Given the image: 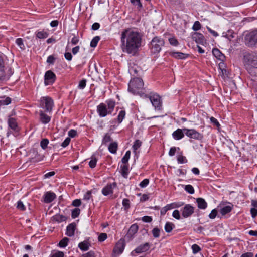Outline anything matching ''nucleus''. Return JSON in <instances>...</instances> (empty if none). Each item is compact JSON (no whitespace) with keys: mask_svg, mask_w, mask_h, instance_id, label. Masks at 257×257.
Returning <instances> with one entry per match:
<instances>
[{"mask_svg":"<svg viewBox=\"0 0 257 257\" xmlns=\"http://www.w3.org/2000/svg\"><path fill=\"white\" fill-rule=\"evenodd\" d=\"M142 36L131 29L123 30L120 35V47L123 52L135 56L141 46Z\"/></svg>","mask_w":257,"mask_h":257,"instance_id":"nucleus-1","label":"nucleus"},{"mask_svg":"<svg viewBox=\"0 0 257 257\" xmlns=\"http://www.w3.org/2000/svg\"><path fill=\"white\" fill-rule=\"evenodd\" d=\"M128 90L134 94H139L142 97H148V94L143 92L144 82L140 78L131 79L128 85Z\"/></svg>","mask_w":257,"mask_h":257,"instance_id":"nucleus-2","label":"nucleus"},{"mask_svg":"<svg viewBox=\"0 0 257 257\" xmlns=\"http://www.w3.org/2000/svg\"><path fill=\"white\" fill-rule=\"evenodd\" d=\"M106 105L100 103L97 107V111L100 117H103L108 114H111L114 110L115 103L114 101L109 100L106 101Z\"/></svg>","mask_w":257,"mask_h":257,"instance_id":"nucleus-3","label":"nucleus"},{"mask_svg":"<svg viewBox=\"0 0 257 257\" xmlns=\"http://www.w3.org/2000/svg\"><path fill=\"white\" fill-rule=\"evenodd\" d=\"M164 45V41L162 38L155 37L151 42L150 49L151 52L154 54L159 53Z\"/></svg>","mask_w":257,"mask_h":257,"instance_id":"nucleus-4","label":"nucleus"},{"mask_svg":"<svg viewBox=\"0 0 257 257\" xmlns=\"http://www.w3.org/2000/svg\"><path fill=\"white\" fill-rule=\"evenodd\" d=\"M41 107L45 109L46 112H51L54 106L53 99L50 97H42L40 99Z\"/></svg>","mask_w":257,"mask_h":257,"instance_id":"nucleus-5","label":"nucleus"},{"mask_svg":"<svg viewBox=\"0 0 257 257\" xmlns=\"http://www.w3.org/2000/svg\"><path fill=\"white\" fill-rule=\"evenodd\" d=\"M149 98L152 105L155 107V109L160 110L162 107V102L160 97L157 94L151 93L150 95L148 94Z\"/></svg>","mask_w":257,"mask_h":257,"instance_id":"nucleus-6","label":"nucleus"},{"mask_svg":"<svg viewBox=\"0 0 257 257\" xmlns=\"http://www.w3.org/2000/svg\"><path fill=\"white\" fill-rule=\"evenodd\" d=\"M185 134L190 138L200 140L203 138L202 134L196 131L195 129H188L184 128Z\"/></svg>","mask_w":257,"mask_h":257,"instance_id":"nucleus-7","label":"nucleus"},{"mask_svg":"<svg viewBox=\"0 0 257 257\" xmlns=\"http://www.w3.org/2000/svg\"><path fill=\"white\" fill-rule=\"evenodd\" d=\"M56 79V75L51 70L46 72L44 76V83L46 85H51Z\"/></svg>","mask_w":257,"mask_h":257,"instance_id":"nucleus-8","label":"nucleus"},{"mask_svg":"<svg viewBox=\"0 0 257 257\" xmlns=\"http://www.w3.org/2000/svg\"><path fill=\"white\" fill-rule=\"evenodd\" d=\"M181 214L184 218H188L191 216L194 212V207L190 204H186L181 210Z\"/></svg>","mask_w":257,"mask_h":257,"instance_id":"nucleus-9","label":"nucleus"},{"mask_svg":"<svg viewBox=\"0 0 257 257\" xmlns=\"http://www.w3.org/2000/svg\"><path fill=\"white\" fill-rule=\"evenodd\" d=\"M56 198V195L51 191H47L44 193L42 201L45 203H50Z\"/></svg>","mask_w":257,"mask_h":257,"instance_id":"nucleus-10","label":"nucleus"},{"mask_svg":"<svg viewBox=\"0 0 257 257\" xmlns=\"http://www.w3.org/2000/svg\"><path fill=\"white\" fill-rule=\"evenodd\" d=\"M245 39L251 45L257 46V30L250 32L246 36Z\"/></svg>","mask_w":257,"mask_h":257,"instance_id":"nucleus-11","label":"nucleus"},{"mask_svg":"<svg viewBox=\"0 0 257 257\" xmlns=\"http://www.w3.org/2000/svg\"><path fill=\"white\" fill-rule=\"evenodd\" d=\"M117 184L115 182L108 184L105 187L103 188L102 190V194L105 196L112 194L113 189L115 188Z\"/></svg>","mask_w":257,"mask_h":257,"instance_id":"nucleus-12","label":"nucleus"},{"mask_svg":"<svg viewBox=\"0 0 257 257\" xmlns=\"http://www.w3.org/2000/svg\"><path fill=\"white\" fill-rule=\"evenodd\" d=\"M183 203H172L170 204H168L166 206L163 207L160 211L161 215H164L169 210L175 208V207H179L183 205Z\"/></svg>","mask_w":257,"mask_h":257,"instance_id":"nucleus-13","label":"nucleus"},{"mask_svg":"<svg viewBox=\"0 0 257 257\" xmlns=\"http://www.w3.org/2000/svg\"><path fill=\"white\" fill-rule=\"evenodd\" d=\"M138 230V226L135 223L132 224L130 227L126 235V237L129 239H131L134 237V235L137 232Z\"/></svg>","mask_w":257,"mask_h":257,"instance_id":"nucleus-14","label":"nucleus"},{"mask_svg":"<svg viewBox=\"0 0 257 257\" xmlns=\"http://www.w3.org/2000/svg\"><path fill=\"white\" fill-rule=\"evenodd\" d=\"M150 245L149 243H145L144 244H141L137 247L132 252L133 255L134 252L137 253H140L148 251L150 248Z\"/></svg>","mask_w":257,"mask_h":257,"instance_id":"nucleus-15","label":"nucleus"},{"mask_svg":"<svg viewBox=\"0 0 257 257\" xmlns=\"http://www.w3.org/2000/svg\"><path fill=\"white\" fill-rule=\"evenodd\" d=\"M124 249V244L122 241H118L115 245L113 252L116 255H119L121 254Z\"/></svg>","mask_w":257,"mask_h":257,"instance_id":"nucleus-16","label":"nucleus"},{"mask_svg":"<svg viewBox=\"0 0 257 257\" xmlns=\"http://www.w3.org/2000/svg\"><path fill=\"white\" fill-rule=\"evenodd\" d=\"M76 228V224L74 222L69 224L66 228V235L71 237L74 235V232Z\"/></svg>","mask_w":257,"mask_h":257,"instance_id":"nucleus-17","label":"nucleus"},{"mask_svg":"<svg viewBox=\"0 0 257 257\" xmlns=\"http://www.w3.org/2000/svg\"><path fill=\"white\" fill-rule=\"evenodd\" d=\"M248 71L251 75L257 76V60H253L251 61L250 67Z\"/></svg>","mask_w":257,"mask_h":257,"instance_id":"nucleus-18","label":"nucleus"},{"mask_svg":"<svg viewBox=\"0 0 257 257\" xmlns=\"http://www.w3.org/2000/svg\"><path fill=\"white\" fill-rule=\"evenodd\" d=\"M192 38L197 43L203 44L205 42L204 36L201 33H195L193 34Z\"/></svg>","mask_w":257,"mask_h":257,"instance_id":"nucleus-19","label":"nucleus"},{"mask_svg":"<svg viewBox=\"0 0 257 257\" xmlns=\"http://www.w3.org/2000/svg\"><path fill=\"white\" fill-rule=\"evenodd\" d=\"M184 128H178L172 133V137L175 140H179L184 137Z\"/></svg>","mask_w":257,"mask_h":257,"instance_id":"nucleus-20","label":"nucleus"},{"mask_svg":"<svg viewBox=\"0 0 257 257\" xmlns=\"http://www.w3.org/2000/svg\"><path fill=\"white\" fill-rule=\"evenodd\" d=\"M170 55L171 56L176 58V59H184L186 58L188 55L179 52H170Z\"/></svg>","mask_w":257,"mask_h":257,"instance_id":"nucleus-21","label":"nucleus"},{"mask_svg":"<svg viewBox=\"0 0 257 257\" xmlns=\"http://www.w3.org/2000/svg\"><path fill=\"white\" fill-rule=\"evenodd\" d=\"M40 120L43 124H47L50 121L51 117L45 114L43 111H40Z\"/></svg>","mask_w":257,"mask_h":257,"instance_id":"nucleus-22","label":"nucleus"},{"mask_svg":"<svg viewBox=\"0 0 257 257\" xmlns=\"http://www.w3.org/2000/svg\"><path fill=\"white\" fill-rule=\"evenodd\" d=\"M9 127L14 130L17 131L18 128V124L15 118L9 117L8 120Z\"/></svg>","mask_w":257,"mask_h":257,"instance_id":"nucleus-23","label":"nucleus"},{"mask_svg":"<svg viewBox=\"0 0 257 257\" xmlns=\"http://www.w3.org/2000/svg\"><path fill=\"white\" fill-rule=\"evenodd\" d=\"M212 54L217 59L224 61L225 59V56L223 54L221 51L217 48H214L212 50Z\"/></svg>","mask_w":257,"mask_h":257,"instance_id":"nucleus-24","label":"nucleus"},{"mask_svg":"<svg viewBox=\"0 0 257 257\" xmlns=\"http://www.w3.org/2000/svg\"><path fill=\"white\" fill-rule=\"evenodd\" d=\"M196 202L197 203L198 207L201 209H205L207 206L206 202L202 198H197Z\"/></svg>","mask_w":257,"mask_h":257,"instance_id":"nucleus-25","label":"nucleus"},{"mask_svg":"<svg viewBox=\"0 0 257 257\" xmlns=\"http://www.w3.org/2000/svg\"><path fill=\"white\" fill-rule=\"evenodd\" d=\"M11 74H8L5 69V67H0V80L4 81L8 79Z\"/></svg>","mask_w":257,"mask_h":257,"instance_id":"nucleus-26","label":"nucleus"},{"mask_svg":"<svg viewBox=\"0 0 257 257\" xmlns=\"http://www.w3.org/2000/svg\"><path fill=\"white\" fill-rule=\"evenodd\" d=\"M90 243L87 241H84L79 243L78 247L82 251H87L89 249Z\"/></svg>","mask_w":257,"mask_h":257,"instance_id":"nucleus-27","label":"nucleus"},{"mask_svg":"<svg viewBox=\"0 0 257 257\" xmlns=\"http://www.w3.org/2000/svg\"><path fill=\"white\" fill-rule=\"evenodd\" d=\"M233 205L225 206L221 208L220 210V212L222 215H225L228 213L230 212L232 209Z\"/></svg>","mask_w":257,"mask_h":257,"instance_id":"nucleus-28","label":"nucleus"},{"mask_svg":"<svg viewBox=\"0 0 257 257\" xmlns=\"http://www.w3.org/2000/svg\"><path fill=\"white\" fill-rule=\"evenodd\" d=\"M117 143L116 142H113L109 144L108 146V150L110 153L115 154L117 152Z\"/></svg>","mask_w":257,"mask_h":257,"instance_id":"nucleus-29","label":"nucleus"},{"mask_svg":"<svg viewBox=\"0 0 257 257\" xmlns=\"http://www.w3.org/2000/svg\"><path fill=\"white\" fill-rule=\"evenodd\" d=\"M53 219L54 221L60 223L66 221L67 219V217L58 214L53 216Z\"/></svg>","mask_w":257,"mask_h":257,"instance_id":"nucleus-30","label":"nucleus"},{"mask_svg":"<svg viewBox=\"0 0 257 257\" xmlns=\"http://www.w3.org/2000/svg\"><path fill=\"white\" fill-rule=\"evenodd\" d=\"M121 172L122 175L124 177L127 178V175L128 173V165H127L126 164H124V165L121 167Z\"/></svg>","mask_w":257,"mask_h":257,"instance_id":"nucleus-31","label":"nucleus"},{"mask_svg":"<svg viewBox=\"0 0 257 257\" xmlns=\"http://www.w3.org/2000/svg\"><path fill=\"white\" fill-rule=\"evenodd\" d=\"M175 225L173 223L167 222L165 225L164 229L166 232L170 233L172 231Z\"/></svg>","mask_w":257,"mask_h":257,"instance_id":"nucleus-32","label":"nucleus"},{"mask_svg":"<svg viewBox=\"0 0 257 257\" xmlns=\"http://www.w3.org/2000/svg\"><path fill=\"white\" fill-rule=\"evenodd\" d=\"M48 33L44 30L36 32V37L39 39L46 38L48 36Z\"/></svg>","mask_w":257,"mask_h":257,"instance_id":"nucleus-33","label":"nucleus"},{"mask_svg":"<svg viewBox=\"0 0 257 257\" xmlns=\"http://www.w3.org/2000/svg\"><path fill=\"white\" fill-rule=\"evenodd\" d=\"M100 39V38L98 36L94 37L90 42V46L93 48L95 47Z\"/></svg>","mask_w":257,"mask_h":257,"instance_id":"nucleus-34","label":"nucleus"},{"mask_svg":"<svg viewBox=\"0 0 257 257\" xmlns=\"http://www.w3.org/2000/svg\"><path fill=\"white\" fill-rule=\"evenodd\" d=\"M68 241L69 239L67 237H64L60 241L58 245L60 247H65L68 245Z\"/></svg>","mask_w":257,"mask_h":257,"instance_id":"nucleus-35","label":"nucleus"},{"mask_svg":"<svg viewBox=\"0 0 257 257\" xmlns=\"http://www.w3.org/2000/svg\"><path fill=\"white\" fill-rule=\"evenodd\" d=\"M111 141V138L110 136V135L109 133H106L105 134L102 141V144L106 145L108 142H110Z\"/></svg>","mask_w":257,"mask_h":257,"instance_id":"nucleus-36","label":"nucleus"},{"mask_svg":"<svg viewBox=\"0 0 257 257\" xmlns=\"http://www.w3.org/2000/svg\"><path fill=\"white\" fill-rule=\"evenodd\" d=\"M16 43L21 50H24L25 49V46L24 44L23 40L22 38H17L16 40Z\"/></svg>","mask_w":257,"mask_h":257,"instance_id":"nucleus-37","label":"nucleus"},{"mask_svg":"<svg viewBox=\"0 0 257 257\" xmlns=\"http://www.w3.org/2000/svg\"><path fill=\"white\" fill-rule=\"evenodd\" d=\"M131 151H127L125 153L124 156L122 158L121 161L123 164H126L128 162V161L130 158Z\"/></svg>","mask_w":257,"mask_h":257,"instance_id":"nucleus-38","label":"nucleus"},{"mask_svg":"<svg viewBox=\"0 0 257 257\" xmlns=\"http://www.w3.org/2000/svg\"><path fill=\"white\" fill-rule=\"evenodd\" d=\"M141 145H142V142L141 141H140L139 140H136L135 141V142L133 145V147H132L133 151L134 152H136V150L141 147Z\"/></svg>","mask_w":257,"mask_h":257,"instance_id":"nucleus-39","label":"nucleus"},{"mask_svg":"<svg viewBox=\"0 0 257 257\" xmlns=\"http://www.w3.org/2000/svg\"><path fill=\"white\" fill-rule=\"evenodd\" d=\"M153 236L155 238H158L160 235V229L158 227H155L152 231Z\"/></svg>","mask_w":257,"mask_h":257,"instance_id":"nucleus-40","label":"nucleus"},{"mask_svg":"<svg viewBox=\"0 0 257 257\" xmlns=\"http://www.w3.org/2000/svg\"><path fill=\"white\" fill-rule=\"evenodd\" d=\"M97 161V159L94 156H92L91 157V160L89 161V167L91 168H94L96 166Z\"/></svg>","mask_w":257,"mask_h":257,"instance_id":"nucleus-41","label":"nucleus"},{"mask_svg":"<svg viewBox=\"0 0 257 257\" xmlns=\"http://www.w3.org/2000/svg\"><path fill=\"white\" fill-rule=\"evenodd\" d=\"M125 112L124 110H121L119 112L118 115L117 116V120L119 123H120L122 121L123 119L125 117Z\"/></svg>","mask_w":257,"mask_h":257,"instance_id":"nucleus-42","label":"nucleus"},{"mask_svg":"<svg viewBox=\"0 0 257 257\" xmlns=\"http://www.w3.org/2000/svg\"><path fill=\"white\" fill-rule=\"evenodd\" d=\"M64 254L60 251H53L51 252L50 257H64Z\"/></svg>","mask_w":257,"mask_h":257,"instance_id":"nucleus-43","label":"nucleus"},{"mask_svg":"<svg viewBox=\"0 0 257 257\" xmlns=\"http://www.w3.org/2000/svg\"><path fill=\"white\" fill-rule=\"evenodd\" d=\"M185 190L190 194L194 193V189L193 186L191 185H187L184 186Z\"/></svg>","mask_w":257,"mask_h":257,"instance_id":"nucleus-44","label":"nucleus"},{"mask_svg":"<svg viewBox=\"0 0 257 257\" xmlns=\"http://www.w3.org/2000/svg\"><path fill=\"white\" fill-rule=\"evenodd\" d=\"M191 248L192 249V252L194 254L197 253L201 250L200 246L196 244H193L192 245Z\"/></svg>","mask_w":257,"mask_h":257,"instance_id":"nucleus-45","label":"nucleus"},{"mask_svg":"<svg viewBox=\"0 0 257 257\" xmlns=\"http://www.w3.org/2000/svg\"><path fill=\"white\" fill-rule=\"evenodd\" d=\"M130 1L133 5L137 6L138 9L140 10L142 8L140 0H130Z\"/></svg>","mask_w":257,"mask_h":257,"instance_id":"nucleus-46","label":"nucleus"},{"mask_svg":"<svg viewBox=\"0 0 257 257\" xmlns=\"http://www.w3.org/2000/svg\"><path fill=\"white\" fill-rule=\"evenodd\" d=\"M80 210L79 208H75L72 211L71 217L72 218L77 217L80 214Z\"/></svg>","mask_w":257,"mask_h":257,"instance_id":"nucleus-47","label":"nucleus"},{"mask_svg":"<svg viewBox=\"0 0 257 257\" xmlns=\"http://www.w3.org/2000/svg\"><path fill=\"white\" fill-rule=\"evenodd\" d=\"M16 207L17 209H19L21 211H25L26 210V207L21 200H19L17 202Z\"/></svg>","mask_w":257,"mask_h":257,"instance_id":"nucleus-48","label":"nucleus"},{"mask_svg":"<svg viewBox=\"0 0 257 257\" xmlns=\"http://www.w3.org/2000/svg\"><path fill=\"white\" fill-rule=\"evenodd\" d=\"M49 144V140L47 139H43L40 142V145L42 149H45Z\"/></svg>","mask_w":257,"mask_h":257,"instance_id":"nucleus-49","label":"nucleus"},{"mask_svg":"<svg viewBox=\"0 0 257 257\" xmlns=\"http://www.w3.org/2000/svg\"><path fill=\"white\" fill-rule=\"evenodd\" d=\"M107 237V234L105 233H101L98 237V241L100 242L104 241Z\"/></svg>","mask_w":257,"mask_h":257,"instance_id":"nucleus-50","label":"nucleus"},{"mask_svg":"<svg viewBox=\"0 0 257 257\" xmlns=\"http://www.w3.org/2000/svg\"><path fill=\"white\" fill-rule=\"evenodd\" d=\"M122 205L125 208V210L128 209L130 207V200L128 199L125 198L122 200Z\"/></svg>","mask_w":257,"mask_h":257,"instance_id":"nucleus-51","label":"nucleus"},{"mask_svg":"<svg viewBox=\"0 0 257 257\" xmlns=\"http://www.w3.org/2000/svg\"><path fill=\"white\" fill-rule=\"evenodd\" d=\"M149 183V180L148 179H145L140 183L139 186L141 188L146 187Z\"/></svg>","mask_w":257,"mask_h":257,"instance_id":"nucleus-52","label":"nucleus"},{"mask_svg":"<svg viewBox=\"0 0 257 257\" xmlns=\"http://www.w3.org/2000/svg\"><path fill=\"white\" fill-rule=\"evenodd\" d=\"M169 43L171 45L176 46L178 44L177 40L175 37H171L169 39Z\"/></svg>","mask_w":257,"mask_h":257,"instance_id":"nucleus-53","label":"nucleus"},{"mask_svg":"<svg viewBox=\"0 0 257 257\" xmlns=\"http://www.w3.org/2000/svg\"><path fill=\"white\" fill-rule=\"evenodd\" d=\"M201 28V24L200 22L198 21H195L193 27L192 29L194 31H197L200 29Z\"/></svg>","mask_w":257,"mask_h":257,"instance_id":"nucleus-54","label":"nucleus"},{"mask_svg":"<svg viewBox=\"0 0 257 257\" xmlns=\"http://www.w3.org/2000/svg\"><path fill=\"white\" fill-rule=\"evenodd\" d=\"M11 102V99L9 97H7L5 99L1 100L0 101V103L2 105H8Z\"/></svg>","mask_w":257,"mask_h":257,"instance_id":"nucleus-55","label":"nucleus"},{"mask_svg":"<svg viewBox=\"0 0 257 257\" xmlns=\"http://www.w3.org/2000/svg\"><path fill=\"white\" fill-rule=\"evenodd\" d=\"M92 195H91V191H88L86 192V193L84 195L83 197V200L88 201L90 200V199H92Z\"/></svg>","mask_w":257,"mask_h":257,"instance_id":"nucleus-56","label":"nucleus"},{"mask_svg":"<svg viewBox=\"0 0 257 257\" xmlns=\"http://www.w3.org/2000/svg\"><path fill=\"white\" fill-rule=\"evenodd\" d=\"M177 161L179 163L181 164L186 163L187 161V159H186V157L182 155H180L178 157Z\"/></svg>","mask_w":257,"mask_h":257,"instance_id":"nucleus-57","label":"nucleus"},{"mask_svg":"<svg viewBox=\"0 0 257 257\" xmlns=\"http://www.w3.org/2000/svg\"><path fill=\"white\" fill-rule=\"evenodd\" d=\"M71 139L69 137H67L65 139V140L63 141V142L61 144V146L63 148H65L68 146L70 143Z\"/></svg>","mask_w":257,"mask_h":257,"instance_id":"nucleus-58","label":"nucleus"},{"mask_svg":"<svg viewBox=\"0 0 257 257\" xmlns=\"http://www.w3.org/2000/svg\"><path fill=\"white\" fill-rule=\"evenodd\" d=\"M217 211L216 209H213L211 213L209 214V217L210 218V219H214L216 216H217Z\"/></svg>","mask_w":257,"mask_h":257,"instance_id":"nucleus-59","label":"nucleus"},{"mask_svg":"<svg viewBox=\"0 0 257 257\" xmlns=\"http://www.w3.org/2000/svg\"><path fill=\"white\" fill-rule=\"evenodd\" d=\"M172 216L174 218L177 220L180 219V214L178 210H175L173 212Z\"/></svg>","mask_w":257,"mask_h":257,"instance_id":"nucleus-60","label":"nucleus"},{"mask_svg":"<svg viewBox=\"0 0 257 257\" xmlns=\"http://www.w3.org/2000/svg\"><path fill=\"white\" fill-rule=\"evenodd\" d=\"M86 80L85 79H82L79 82L78 85V88L81 89H84L86 86Z\"/></svg>","mask_w":257,"mask_h":257,"instance_id":"nucleus-61","label":"nucleus"},{"mask_svg":"<svg viewBox=\"0 0 257 257\" xmlns=\"http://www.w3.org/2000/svg\"><path fill=\"white\" fill-rule=\"evenodd\" d=\"M55 58L53 55H50L48 57L47 59V62L48 63L53 64L54 63Z\"/></svg>","mask_w":257,"mask_h":257,"instance_id":"nucleus-62","label":"nucleus"},{"mask_svg":"<svg viewBox=\"0 0 257 257\" xmlns=\"http://www.w3.org/2000/svg\"><path fill=\"white\" fill-rule=\"evenodd\" d=\"M142 220L144 222L150 223L152 221V218L151 216H145L142 218Z\"/></svg>","mask_w":257,"mask_h":257,"instance_id":"nucleus-63","label":"nucleus"},{"mask_svg":"<svg viewBox=\"0 0 257 257\" xmlns=\"http://www.w3.org/2000/svg\"><path fill=\"white\" fill-rule=\"evenodd\" d=\"M82 257H95V253L92 251H90L87 253L83 254Z\"/></svg>","mask_w":257,"mask_h":257,"instance_id":"nucleus-64","label":"nucleus"}]
</instances>
